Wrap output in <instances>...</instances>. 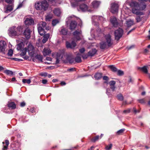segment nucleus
<instances>
[{
	"label": "nucleus",
	"instance_id": "nucleus-20",
	"mask_svg": "<svg viewBox=\"0 0 150 150\" xmlns=\"http://www.w3.org/2000/svg\"><path fill=\"white\" fill-rule=\"evenodd\" d=\"M51 52V50L48 48H44L42 52L43 55L45 56L48 55Z\"/></svg>",
	"mask_w": 150,
	"mask_h": 150
},
{
	"label": "nucleus",
	"instance_id": "nucleus-39",
	"mask_svg": "<svg viewBox=\"0 0 150 150\" xmlns=\"http://www.w3.org/2000/svg\"><path fill=\"white\" fill-rule=\"evenodd\" d=\"M22 82L24 83L30 84L31 82V81L30 79H23L22 80Z\"/></svg>",
	"mask_w": 150,
	"mask_h": 150
},
{
	"label": "nucleus",
	"instance_id": "nucleus-63",
	"mask_svg": "<svg viewBox=\"0 0 150 150\" xmlns=\"http://www.w3.org/2000/svg\"><path fill=\"white\" fill-rule=\"evenodd\" d=\"M134 45H132L130 47H127V49L128 50H130L131 49H132V48H133L134 47Z\"/></svg>",
	"mask_w": 150,
	"mask_h": 150
},
{
	"label": "nucleus",
	"instance_id": "nucleus-40",
	"mask_svg": "<svg viewBox=\"0 0 150 150\" xmlns=\"http://www.w3.org/2000/svg\"><path fill=\"white\" fill-rule=\"evenodd\" d=\"M100 139V136L99 135H97L91 139V141L93 142H95Z\"/></svg>",
	"mask_w": 150,
	"mask_h": 150
},
{
	"label": "nucleus",
	"instance_id": "nucleus-42",
	"mask_svg": "<svg viewBox=\"0 0 150 150\" xmlns=\"http://www.w3.org/2000/svg\"><path fill=\"white\" fill-rule=\"evenodd\" d=\"M35 57L41 62H42V57L41 55L38 54L35 56Z\"/></svg>",
	"mask_w": 150,
	"mask_h": 150
},
{
	"label": "nucleus",
	"instance_id": "nucleus-35",
	"mask_svg": "<svg viewBox=\"0 0 150 150\" xmlns=\"http://www.w3.org/2000/svg\"><path fill=\"white\" fill-rule=\"evenodd\" d=\"M3 144L4 145V147L3 149V150H5V149H7L8 146L9 144V141L8 140H5V144L6 145H4V144L5 143L4 142H3Z\"/></svg>",
	"mask_w": 150,
	"mask_h": 150
},
{
	"label": "nucleus",
	"instance_id": "nucleus-32",
	"mask_svg": "<svg viewBox=\"0 0 150 150\" xmlns=\"http://www.w3.org/2000/svg\"><path fill=\"white\" fill-rule=\"evenodd\" d=\"M146 7V5L144 3H142L139 4V7L138 9L140 10H143Z\"/></svg>",
	"mask_w": 150,
	"mask_h": 150
},
{
	"label": "nucleus",
	"instance_id": "nucleus-11",
	"mask_svg": "<svg viewBox=\"0 0 150 150\" xmlns=\"http://www.w3.org/2000/svg\"><path fill=\"white\" fill-rule=\"evenodd\" d=\"M6 46V42L3 40L0 41V52L4 53L5 50Z\"/></svg>",
	"mask_w": 150,
	"mask_h": 150
},
{
	"label": "nucleus",
	"instance_id": "nucleus-52",
	"mask_svg": "<svg viewBox=\"0 0 150 150\" xmlns=\"http://www.w3.org/2000/svg\"><path fill=\"white\" fill-rule=\"evenodd\" d=\"M103 79L104 80H106V81L104 82V83L108 84V81L109 79L108 77L107 76H104L103 77Z\"/></svg>",
	"mask_w": 150,
	"mask_h": 150
},
{
	"label": "nucleus",
	"instance_id": "nucleus-34",
	"mask_svg": "<svg viewBox=\"0 0 150 150\" xmlns=\"http://www.w3.org/2000/svg\"><path fill=\"white\" fill-rule=\"evenodd\" d=\"M80 54L79 53H78L77 56L75 59V60L76 62L79 63L81 62V57L80 56Z\"/></svg>",
	"mask_w": 150,
	"mask_h": 150
},
{
	"label": "nucleus",
	"instance_id": "nucleus-56",
	"mask_svg": "<svg viewBox=\"0 0 150 150\" xmlns=\"http://www.w3.org/2000/svg\"><path fill=\"white\" fill-rule=\"evenodd\" d=\"M139 102L141 103H145V101L144 99H142L138 100Z\"/></svg>",
	"mask_w": 150,
	"mask_h": 150
},
{
	"label": "nucleus",
	"instance_id": "nucleus-5",
	"mask_svg": "<svg viewBox=\"0 0 150 150\" xmlns=\"http://www.w3.org/2000/svg\"><path fill=\"white\" fill-rule=\"evenodd\" d=\"M119 6L117 2H115L112 3L110 4V11L113 13L117 12Z\"/></svg>",
	"mask_w": 150,
	"mask_h": 150
},
{
	"label": "nucleus",
	"instance_id": "nucleus-14",
	"mask_svg": "<svg viewBox=\"0 0 150 150\" xmlns=\"http://www.w3.org/2000/svg\"><path fill=\"white\" fill-rule=\"evenodd\" d=\"M24 22L25 25H29L33 24L34 21L33 19L30 17L29 18H26Z\"/></svg>",
	"mask_w": 150,
	"mask_h": 150
},
{
	"label": "nucleus",
	"instance_id": "nucleus-29",
	"mask_svg": "<svg viewBox=\"0 0 150 150\" xmlns=\"http://www.w3.org/2000/svg\"><path fill=\"white\" fill-rule=\"evenodd\" d=\"M9 108L12 109H14L16 108V105L13 102H9L8 104Z\"/></svg>",
	"mask_w": 150,
	"mask_h": 150
},
{
	"label": "nucleus",
	"instance_id": "nucleus-3",
	"mask_svg": "<svg viewBox=\"0 0 150 150\" xmlns=\"http://www.w3.org/2000/svg\"><path fill=\"white\" fill-rule=\"evenodd\" d=\"M74 17L75 16L74 15L68 17L66 19L67 23L69 22L70 21H71L69 25L70 29L71 30L74 29L77 25V23L74 21H73L72 20V18Z\"/></svg>",
	"mask_w": 150,
	"mask_h": 150
},
{
	"label": "nucleus",
	"instance_id": "nucleus-47",
	"mask_svg": "<svg viewBox=\"0 0 150 150\" xmlns=\"http://www.w3.org/2000/svg\"><path fill=\"white\" fill-rule=\"evenodd\" d=\"M117 99L120 100H122L123 99V97L122 95L121 94H119L117 96Z\"/></svg>",
	"mask_w": 150,
	"mask_h": 150
},
{
	"label": "nucleus",
	"instance_id": "nucleus-31",
	"mask_svg": "<svg viewBox=\"0 0 150 150\" xmlns=\"http://www.w3.org/2000/svg\"><path fill=\"white\" fill-rule=\"evenodd\" d=\"M20 145L18 142H17L14 145L13 150H21L20 148Z\"/></svg>",
	"mask_w": 150,
	"mask_h": 150
},
{
	"label": "nucleus",
	"instance_id": "nucleus-64",
	"mask_svg": "<svg viewBox=\"0 0 150 150\" xmlns=\"http://www.w3.org/2000/svg\"><path fill=\"white\" fill-rule=\"evenodd\" d=\"M47 80L46 79H43L42 80V83L43 84H45L47 83Z\"/></svg>",
	"mask_w": 150,
	"mask_h": 150
},
{
	"label": "nucleus",
	"instance_id": "nucleus-4",
	"mask_svg": "<svg viewBox=\"0 0 150 150\" xmlns=\"http://www.w3.org/2000/svg\"><path fill=\"white\" fill-rule=\"evenodd\" d=\"M46 25V23L45 22L41 21L40 22L38 25L37 28L38 32L41 36L43 35L45 33L44 28H45Z\"/></svg>",
	"mask_w": 150,
	"mask_h": 150
},
{
	"label": "nucleus",
	"instance_id": "nucleus-36",
	"mask_svg": "<svg viewBox=\"0 0 150 150\" xmlns=\"http://www.w3.org/2000/svg\"><path fill=\"white\" fill-rule=\"evenodd\" d=\"M23 42H21L18 44L17 45V49L18 50H22V45H23Z\"/></svg>",
	"mask_w": 150,
	"mask_h": 150
},
{
	"label": "nucleus",
	"instance_id": "nucleus-26",
	"mask_svg": "<svg viewBox=\"0 0 150 150\" xmlns=\"http://www.w3.org/2000/svg\"><path fill=\"white\" fill-rule=\"evenodd\" d=\"M97 52V50L95 49H93L90 51L88 52V55L89 56H92L94 55Z\"/></svg>",
	"mask_w": 150,
	"mask_h": 150
},
{
	"label": "nucleus",
	"instance_id": "nucleus-1",
	"mask_svg": "<svg viewBox=\"0 0 150 150\" xmlns=\"http://www.w3.org/2000/svg\"><path fill=\"white\" fill-rule=\"evenodd\" d=\"M107 43L105 42H102L100 43V47L101 49H105L107 46H110L113 43L112 41L111 36L110 34H108L106 35L105 37Z\"/></svg>",
	"mask_w": 150,
	"mask_h": 150
},
{
	"label": "nucleus",
	"instance_id": "nucleus-50",
	"mask_svg": "<svg viewBox=\"0 0 150 150\" xmlns=\"http://www.w3.org/2000/svg\"><path fill=\"white\" fill-rule=\"evenodd\" d=\"M115 83H116V82L114 81H110L109 82V84L110 86L115 85Z\"/></svg>",
	"mask_w": 150,
	"mask_h": 150
},
{
	"label": "nucleus",
	"instance_id": "nucleus-25",
	"mask_svg": "<svg viewBox=\"0 0 150 150\" xmlns=\"http://www.w3.org/2000/svg\"><path fill=\"white\" fill-rule=\"evenodd\" d=\"M139 10L136 8H133L132 9V12L134 14L137 15H141L139 11Z\"/></svg>",
	"mask_w": 150,
	"mask_h": 150
},
{
	"label": "nucleus",
	"instance_id": "nucleus-49",
	"mask_svg": "<svg viewBox=\"0 0 150 150\" xmlns=\"http://www.w3.org/2000/svg\"><path fill=\"white\" fill-rule=\"evenodd\" d=\"M13 54V50L12 49H10L8 53V56L11 57Z\"/></svg>",
	"mask_w": 150,
	"mask_h": 150
},
{
	"label": "nucleus",
	"instance_id": "nucleus-53",
	"mask_svg": "<svg viewBox=\"0 0 150 150\" xmlns=\"http://www.w3.org/2000/svg\"><path fill=\"white\" fill-rule=\"evenodd\" d=\"M125 130V129H120L117 132V134H120L123 133Z\"/></svg>",
	"mask_w": 150,
	"mask_h": 150
},
{
	"label": "nucleus",
	"instance_id": "nucleus-54",
	"mask_svg": "<svg viewBox=\"0 0 150 150\" xmlns=\"http://www.w3.org/2000/svg\"><path fill=\"white\" fill-rule=\"evenodd\" d=\"M94 32V30L93 29H92L91 30V36L93 38H95V35L93 34V32Z\"/></svg>",
	"mask_w": 150,
	"mask_h": 150
},
{
	"label": "nucleus",
	"instance_id": "nucleus-41",
	"mask_svg": "<svg viewBox=\"0 0 150 150\" xmlns=\"http://www.w3.org/2000/svg\"><path fill=\"white\" fill-rule=\"evenodd\" d=\"M52 18V15H47L45 18V20L46 21H50L51 19Z\"/></svg>",
	"mask_w": 150,
	"mask_h": 150
},
{
	"label": "nucleus",
	"instance_id": "nucleus-55",
	"mask_svg": "<svg viewBox=\"0 0 150 150\" xmlns=\"http://www.w3.org/2000/svg\"><path fill=\"white\" fill-rule=\"evenodd\" d=\"M118 75L119 76H122L124 74L123 72L120 70H119L117 71Z\"/></svg>",
	"mask_w": 150,
	"mask_h": 150
},
{
	"label": "nucleus",
	"instance_id": "nucleus-57",
	"mask_svg": "<svg viewBox=\"0 0 150 150\" xmlns=\"http://www.w3.org/2000/svg\"><path fill=\"white\" fill-rule=\"evenodd\" d=\"M79 52L81 53H83L85 51V49L84 48H82L80 49H79Z\"/></svg>",
	"mask_w": 150,
	"mask_h": 150
},
{
	"label": "nucleus",
	"instance_id": "nucleus-21",
	"mask_svg": "<svg viewBox=\"0 0 150 150\" xmlns=\"http://www.w3.org/2000/svg\"><path fill=\"white\" fill-rule=\"evenodd\" d=\"M103 18L101 16H93L92 18V21L96 22L97 21H101L103 19Z\"/></svg>",
	"mask_w": 150,
	"mask_h": 150
},
{
	"label": "nucleus",
	"instance_id": "nucleus-10",
	"mask_svg": "<svg viewBox=\"0 0 150 150\" xmlns=\"http://www.w3.org/2000/svg\"><path fill=\"white\" fill-rule=\"evenodd\" d=\"M110 20L113 26L117 27L120 25L117 18L114 16L111 17L110 18Z\"/></svg>",
	"mask_w": 150,
	"mask_h": 150
},
{
	"label": "nucleus",
	"instance_id": "nucleus-2",
	"mask_svg": "<svg viewBox=\"0 0 150 150\" xmlns=\"http://www.w3.org/2000/svg\"><path fill=\"white\" fill-rule=\"evenodd\" d=\"M48 6V4L45 0L35 4V7L37 10H46Z\"/></svg>",
	"mask_w": 150,
	"mask_h": 150
},
{
	"label": "nucleus",
	"instance_id": "nucleus-9",
	"mask_svg": "<svg viewBox=\"0 0 150 150\" xmlns=\"http://www.w3.org/2000/svg\"><path fill=\"white\" fill-rule=\"evenodd\" d=\"M16 28L14 26L11 27L9 29V34L10 36H13L17 35L16 33Z\"/></svg>",
	"mask_w": 150,
	"mask_h": 150
},
{
	"label": "nucleus",
	"instance_id": "nucleus-24",
	"mask_svg": "<svg viewBox=\"0 0 150 150\" xmlns=\"http://www.w3.org/2000/svg\"><path fill=\"white\" fill-rule=\"evenodd\" d=\"M138 69L142 71L145 74H148L147 66H145L142 67H139L138 68Z\"/></svg>",
	"mask_w": 150,
	"mask_h": 150
},
{
	"label": "nucleus",
	"instance_id": "nucleus-61",
	"mask_svg": "<svg viewBox=\"0 0 150 150\" xmlns=\"http://www.w3.org/2000/svg\"><path fill=\"white\" fill-rule=\"evenodd\" d=\"M130 111V110L128 109L127 110H125L123 111V113H129Z\"/></svg>",
	"mask_w": 150,
	"mask_h": 150
},
{
	"label": "nucleus",
	"instance_id": "nucleus-7",
	"mask_svg": "<svg viewBox=\"0 0 150 150\" xmlns=\"http://www.w3.org/2000/svg\"><path fill=\"white\" fill-rule=\"evenodd\" d=\"M26 49L27 52L28 53L29 55L31 57H33L34 54L35 50L34 47L31 44L28 45L27 47L24 48Z\"/></svg>",
	"mask_w": 150,
	"mask_h": 150
},
{
	"label": "nucleus",
	"instance_id": "nucleus-37",
	"mask_svg": "<svg viewBox=\"0 0 150 150\" xmlns=\"http://www.w3.org/2000/svg\"><path fill=\"white\" fill-rule=\"evenodd\" d=\"M22 51V52L20 54V55L21 57H23L26 54L27 52V49H26L24 48L22 50H21Z\"/></svg>",
	"mask_w": 150,
	"mask_h": 150
},
{
	"label": "nucleus",
	"instance_id": "nucleus-59",
	"mask_svg": "<svg viewBox=\"0 0 150 150\" xmlns=\"http://www.w3.org/2000/svg\"><path fill=\"white\" fill-rule=\"evenodd\" d=\"M137 22H140L141 21V18L140 16H137L136 18Z\"/></svg>",
	"mask_w": 150,
	"mask_h": 150
},
{
	"label": "nucleus",
	"instance_id": "nucleus-17",
	"mask_svg": "<svg viewBox=\"0 0 150 150\" xmlns=\"http://www.w3.org/2000/svg\"><path fill=\"white\" fill-rule=\"evenodd\" d=\"M65 63L69 62L70 63H72L74 62V59L70 55H68L67 56L66 59L64 61Z\"/></svg>",
	"mask_w": 150,
	"mask_h": 150
},
{
	"label": "nucleus",
	"instance_id": "nucleus-13",
	"mask_svg": "<svg viewBox=\"0 0 150 150\" xmlns=\"http://www.w3.org/2000/svg\"><path fill=\"white\" fill-rule=\"evenodd\" d=\"M80 9L82 11H88L91 12L90 10H88V6L84 4H81L79 6Z\"/></svg>",
	"mask_w": 150,
	"mask_h": 150
},
{
	"label": "nucleus",
	"instance_id": "nucleus-16",
	"mask_svg": "<svg viewBox=\"0 0 150 150\" xmlns=\"http://www.w3.org/2000/svg\"><path fill=\"white\" fill-rule=\"evenodd\" d=\"M64 54L63 53L58 52L57 54V59L56 63L58 64L59 63L60 59L62 60V58L64 56Z\"/></svg>",
	"mask_w": 150,
	"mask_h": 150
},
{
	"label": "nucleus",
	"instance_id": "nucleus-44",
	"mask_svg": "<svg viewBox=\"0 0 150 150\" xmlns=\"http://www.w3.org/2000/svg\"><path fill=\"white\" fill-rule=\"evenodd\" d=\"M112 146V145L111 144H110L108 145H106L105 147V149L106 150H110L111 149Z\"/></svg>",
	"mask_w": 150,
	"mask_h": 150
},
{
	"label": "nucleus",
	"instance_id": "nucleus-45",
	"mask_svg": "<svg viewBox=\"0 0 150 150\" xmlns=\"http://www.w3.org/2000/svg\"><path fill=\"white\" fill-rule=\"evenodd\" d=\"M48 1L52 2V5H55L57 4V2L58 0H48Z\"/></svg>",
	"mask_w": 150,
	"mask_h": 150
},
{
	"label": "nucleus",
	"instance_id": "nucleus-58",
	"mask_svg": "<svg viewBox=\"0 0 150 150\" xmlns=\"http://www.w3.org/2000/svg\"><path fill=\"white\" fill-rule=\"evenodd\" d=\"M40 75L42 76H47V73L46 72L42 73Z\"/></svg>",
	"mask_w": 150,
	"mask_h": 150
},
{
	"label": "nucleus",
	"instance_id": "nucleus-46",
	"mask_svg": "<svg viewBox=\"0 0 150 150\" xmlns=\"http://www.w3.org/2000/svg\"><path fill=\"white\" fill-rule=\"evenodd\" d=\"M59 22V21L57 19L53 20L52 21V24L53 26H55Z\"/></svg>",
	"mask_w": 150,
	"mask_h": 150
},
{
	"label": "nucleus",
	"instance_id": "nucleus-51",
	"mask_svg": "<svg viewBox=\"0 0 150 150\" xmlns=\"http://www.w3.org/2000/svg\"><path fill=\"white\" fill-rule=\"evenodd\" d=\"M11 59L12 60L18 62H21L23 61V60L21 59L17 58H11Z\"/></svg>",
	"mask_w": 150,
	"mask_h": 150
},
{
	"label": "nucleus",
	"instance_id": "nucleus-48",
	"mask_svg": "<svg viewBox=\"0 0 150 150\" xmlns=\"http://www.w3.org/2000/svg\"><path fill=\"white\" fill-rule=\"evenodd\" d=\"M44 35L43 38L45 39H46V40H47L50 37V34L49 33H47L45 34V33L43 35Z\"/></svg>",
	"mask_w": 150,
	"mask_h": 150
},
{
	"label": "nucleus",
	"instance_id": "nucleus-30",
	"mask_svg": "<svg viewBox=\"0 0 150 150\" xmlns=\"http://www.w3.org/2000/svg\"><path fill=\"white\" fill-rule=\"evenodd\" d=\"M67 29L64 28L62 27L61 28V31H60V33L61 34L65 35H67Z\"/></svg>",
	"mask_w": 150,
	"mask_h": 150
},
{
	"label": "nucleus",
	"instance_id": "nucleus-27",
	"mask_svg": "<svg viewBox=\"0 0 150 150\" xmlns=\"http://www.w3.org/2000/svg\"><path fill=\"white\" fill-rule=\"evenodd\" d=\"M16 33H17V35H19L21 34L23 32V29L21 26H18L16 28Z\"/></svg>",
	"mask_w": 150,
	"mask_h": 150
},
{
	"label": "nucleus",
	"instance_id": "nucleus-15",
	"mask_svg": "<svg viewBox=\"0 0 150 150\" xmlns=\"http://www.w3.org/2000/svg\"><path fill=\"white\" fill-rule=\"evenodd\" d=\"M66 44L67 48H73L76 46V43L74 40L72 41L71 43L68 42H67Z\"/></svg>",
	"mask_w": 150,
	"mask_h": 150
},
{
	"label": "nucleus",
	"instance_id": "nucleus-6",
	"mask_svg": "<svg viewBox=\"0 0 150 150\" xmlns=\"http://www.w3.org/2000/svg\"><path fill=\"white\" fill-rule=\"evenodd\" d=\"M123 33V30L121 28H119L114 32L115 39L118 40L122 37Z\"/></svg>",
	"mask_w": 150,
	"mask_h": 150
},
{
	"label": "nucleus",
	"instance_id": "nucleus-60",
	"mask_svg": "<svg viewBox=\"0 0 150 150\" xmlns=\"http://www.w3.org/2000/svg\"><path fill=\"white\" fill-rule=\"evenodd\" d=\"M13 0H5L6 2L8 4L11 3Z\"/></svg>",
	"mask_w": 150,
	"mask_h": 150
},
{
	"label": "nucleus",
	"instance_id": "nucleus-62",
	"mask_svg": "<svg viewBox=\"0 0 150 150\" xmlns=\"http://www.w3.org/2000/svg\"><path fill=\"white\" fill-rule=\"evenodd\" d=\"M110 88L112 90V91H114L115 90L116 88V87H115V85H114V86H110Z\"/></svg>",
	"mask_w": 150,
	"mask_h": 150
},
{
	"label": "nucleus",
	"instance_id": "nucleus-22",
	"mask_svg": "<svg viewBox=\"0 0 150 150\" xmlns=\"http://www.w3.org/2000/svg\"><path fill=\"white\" fill-rule=\"evenodd\" d=\"M126 24L128 27H131L134 24L133 20L131 19H129L126 21Z\"/></svg>",
	"mask_w": 150,
	"mask_h": 150
},
{
	"label": "nucleus",
	"instance_id": "nucleus-43",
	"mask_svg": "<svg viewBox=\"0 0 150 150\" xmlns=\"http://www.w3.org/2000/svg\"><path fill=\"white\" fill-rule=\"evenodd\" d=\"M109 67L113 71H116L117 69L113 65H110Z\"/></svg>",
	"mask_w": 150,
	"mask_h": 150
},
{
	"label": "nucleus",
	"instance_id": "nucleus-33",
	"mask_svg": "<svg viewBox=\"0 0 150 150\" xmlns=\"http://www.w3.org/2000/svg\"><path fill=\"white\" fill-rule=\"evenodd\" d=\"M102 76V74L100 73H98L96 74L94 76L95 78L97 80L100 79Z\"/></svg>",
	"mask_w": 150,
	"mask_h": 150
},
{
	"label": "nucleus",
	"instance_id": "nucleus-18",
	"mask_svg": "<svg viewBox=\"0 0 150 150\" xmlns=\"http://www.w3.org/2000/svg\"><path fill=\"white\" fill-rule=\"evenodd\" d=\"M23 35L27 39L29 38L30 37V30L28 28L26 29L23 33Z\"/></svg>",
	"mask_w": 150,
	"mask_h": 150
},
{
	"label": "nucleus",
	"instance_id": "nucleus-19",
	"mask_svg": "<svg viewBox=\"0 0 150 150\" xmlns=\"http://www.w3.org/2000/svg\"><path fill=\"white\" fill-rule=\"evenodd\" d=\"M130 6L133 8H136L138 9L139 7V4L136 1H132L129 3Z\"/></svg>",
	"mask_w": 150,
	"mask_h": 150
},
{
	"label": "nucleus",
	"instance_id": "nucleus-28",
	"mask_svg": "<svg viewBox=\"0 0 150 150\" xmlns=\"http://www.w3.org/2000/svg\"><path fill=\"white\" fill-rule=\"evenodd\" d=\"M13 10V7L11 6L8 5L6 7L5 12L6 13H8L11 12Z\"/></svg>",
	"mask_w": 150,
	"mask_h": 150
},
{
	"label": "nucleus",
	"instance_id": "nucleus-8",
	"mask_svg": "<svg viewBox=\"0 0 150 150\" xmlns=\"http://www.w3.org/2000/svg\"><path fill=\"white\" fill-rule=\"evenodd\" d=\"M81 34V31L80 30H76L73 33L74 40H78L80 39V36Z\"/></svg>",
	"mask_w": 150,
	"mask_h": 150
},
{
	"label": "nucleus",
	"instance_id": "nucleus-38",
	"mask_svg": "<svg viewBox=\"0 0 150 150\" xmlns=\"http://www.w3.org/2000/svg\"><path fill=\"white\" fill-rule=\"evenodd\" d=\"M4 73L6 74L7 75L11 76L13 75V72L10 70H6L4 71Z\"/></svg>",
	"mask_w": 150,
	"mask_h": 150
},
{
	"label": "nucleus",
	"instance_id": "nucleus-12",
	"mask_svg": "<svg viewBox=\"0 0 150 150\" xmlns=\"http://www.w3.org/2000/svg\"><path fill=\"white\" fill-rule=\"evenodd\" d=\"M100 4V1L95 0L91 3V6L94 8H96L99 6Z\"/></svg>",
	"mask_w": 150,
	"mask_h": 150
},
{
	"label": "nucleus",
	"instance_id": "nucleus-23",
	"mask_svg": "<svg viewBox=\"0 0 150 150\" xmlns=\"http://www.w3.org/2000/svg\"><path fill=\"white\" fill-rule=\"evenodd\" d=\"M53 13L56 16H59L61 13V11L59 8H55L53 11Z\"/></svg>",
	"mask_w": 150,
	"mask_h": 150
}]
</instances>
